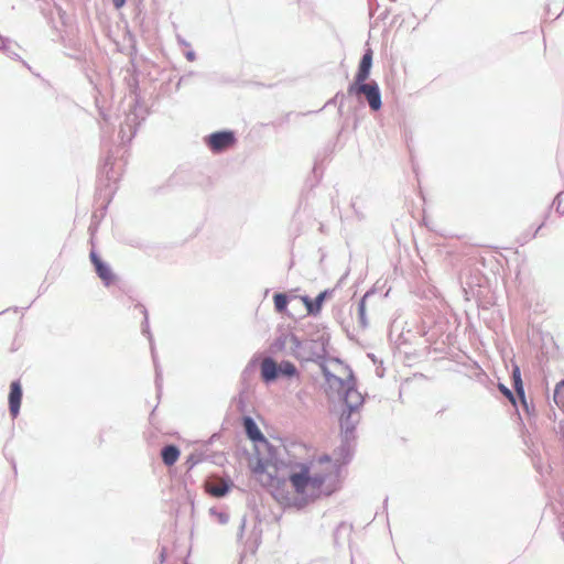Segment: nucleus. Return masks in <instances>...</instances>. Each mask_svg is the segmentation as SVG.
Here are the masks:
<instances>
[{
  "label": "nucleus",
  "instance_id": "obj_14",
  "mask_svg": "<svg viewBox=\"0 0 564 564\" xmlns=\"http://www.w3.org/2000/svg\"><path fill=\"white\" fill-rule=\"evenodd\" d=\"M355 416H356L355 410H350V409H348L347 412L344 411L340 416V426L347 433L351 432L355 429V423L357 422Z\"/></svg>",
  "mask_w": 564,
  "mask_h": 564
},
{
  "label": "nucleus",
  "instance_id": "obj_5",
  "mask_svg": "<svg viewBox=\"0 0 564 564\" xmlns=\"http://www.w3.org/2000/svg\"><path fill=\"white\" fill-rule=\"evenodd\" d=\"M206 143L213 152L219 153L232 148L236 143V138L231 131H219L212 133L207 138Z\"/></svg>",
  "mask_w": 564,
  "mask_h": 564
},
{
  "label": "nucleus",
  "instance_id": "obj_8",
  "mask_svg": "<svg viewBox=\"0 0 564 564\" xmlns=\"http://www.w3.org/2000/svg\"><path fill=\"white\" fill-rule=\"evenodd\" d=\"M90 260L95 265L98 276L105 282L106 285L111 284L115 281V275L111 269L106 265L95 252L90 253Z\"/></svg>",
  "mask_w": 564,
  "mask_h": 564
},
{
  "label": "nucleus",
  "instance_id": "obj_11",
  "mask_svg": "<svg viewBox=\"0 0 564 564\" xmlns=\"http://www.w3.org/2000/svg\"><path fill=\"white\" fill-rule=\"evenodd\" d=\"M243 426L246 430L247 435L252 441H263L264 437L259 430L258 425L254 423V421L251 417H245L243 419Z\"/></svg>",
  "mask_w": 564,
  "mask_h": 564
},
{
  "label": "nucleus",
  "instance_id": "obj_10",
  "mask_svg": "<svg viewBox=\"0 0 564 564\" xmlns=\"http://www.w3.org/2000/svg\"><path fill=\"white\" fill-rule=\"evenodd\" d=\"M372 65V51L367 50V52L364 54L358 72L355 76V82H366L370 75V69Z\"/></svg>",
  "mask_w": 564,
  "mask_h": 564
},
{
  "label": "nucleus",
  "instance_id": "obj_7",
  "mask_svg": "<svg viewBox=\"0 0 564 564\" xmlns=\"http://www.w3.org/2000/svg\"><path fill=\"white\" fill-rule=\"evenodd\" d=\"M22 400V388L19 381H13L10 384L9 392V409L13 417H17L20 411Z\"/></svg>",
  "mask_w": 564,
  "mask_h": 564
},
{
  "label": "nucleus",
  "instance_id": "obj_18",
  "mask_svg": "<svg viewBox=\"0 0 564 564\" xmlns=\"http://www.w3.org/2000/svg\"><path fill=\"white\" fill-rule=\"evenodd\" d=\"M499 389L500 391L509 399V401L516 405V399H514V395L513 393L508 389L506 388L503 384H500L499 386Z\"/></svg>",
  "mask_w": 564,
  "mask_h": 564
},
{
  "label": "nucleus",
  "instance_id": "obj_13",
  "mask_svg": "<svg viewBox=\"0 0 564 564\" xmlns=\"http://www.w3.org/2000/svg\"><path fill=\"white\" fill-rule=\"evenodd\" d=\"M344 401L348 409L356 410L362 404V397L357 390L348 389L345 393Z\"/></svg>",
  "mask_w": 564,
  "mask_h": 564
},
{
  "label": "nucleus",
  "instance_id": "obj_2",
  "mask_svg": "<svg viewBox=\"0 0 564 564\" xmlns=\"http://www.w3.org/2000/svg\"><path fill=\"white\" fill-rule=\"evenodd\" d=\"M250 469L256 480L269 488L279 502L286 505L292 502L291 494L286 489V480L276 475L278 468L274 464L257 458L250 463Z\"/></svg>",
  "mask_w": 564,
  "mask_h": 564
},
{
  "label": "nucleus",
  "instance_id": "obj_17",
  "mask_svg": "<svg viewBox=\"0 0 564 564\" xmlns=\"http://www.w3.org/2000/svg\"><path fill=\"white\" fill-rule=\"evenodd\" d=\"M563 391H564V380H562L561 382H558L555 387V390H554V401L557 405H564V395H563Z\"/></svg>",
  "mask_w": 564,
  "mask_h": 564
},
{
  "label": "nucleus",
  "instance_id": "obj_1",
  "mask_svg": "<svg viewBox=\"0 0 564 564\" xmlns=\"http://www.w3.org/2000/svg\"><path fill=\"white\" fill-rule=\"evenodd\" d=\"M292 492L291 497L307 502L322 496L326 481L335 473V464L328 455H311L302 444L294 445L283 463Z\"/></svg>",
  "mask_w": 564,
  "mask_h": 564
},
{
  "label": "nucleus",
  "instance_id": "obj_9",
  "mask_svg": "<svg viewBox=\"0 0 564 564\" xmlns=\"http://www.w3.org/2000/svg\"><path fill=\"white\" fill-rule=\"evenodd\" d=\"M327 294V291L321 292L315 300H311L308 296H300V300L306 306L307 315H317L321 312Z\"/></svg>",
  "mask_w": 564,
  "mask_h": 564
},
{
  "label": "nucleus",
  "instance_id": "obj_12",
  "mask_svg": "<svg viewBox=\"0 0 564 564\" xmlns=\"http://www.w3.org/2000/svg\"><path fill=\"white\" fill-rule=\"evenodd\" d=\"M161 456L166 466H172L180 457V449L174 445H167L162 449Z\"/></svg>",
  "mask_w": 564,
  "mask_h": 564
},
{
  "label": "nucleus",
  "instance_id": "obj_19",
  "mask_svg": "<svg viewBox=\"0 0 564 564\" xmlns=\"http://www.w3.org/2000/svg\"><path fill=\"white\" fill-rule=\"evenodd\" d=\"M113 2V6L117 8V9H120L124 6L126 3V0H112Z\"/></svg>",
  "mask_w": 564,
  "mask_h": 564
},
{
  "label": "nucleus",
  "instance_id": "obj_3",
  "mask_svg": "<svg viewBox=\"0 0 564 564\" xmlns=\"http://www.w3.org/2000/svg\"><path fill=\"white\" fill-rule=\"evenodd\" d=\"M348 94L355 96L364 95L366 100L368 101L369 107L373 111H378L381 106V94L377 83H366V82H354L348 87Z\"/></svg>",
  "mask_w": 564,
  "mask_h": 564
},
{
  "label": "nucleus",
  "instance_id": "obj_15",
  "mask_svg": "<svg viewBox=\"0 0 564 564\" xmlns=\"http://www.w3.org/2000/svg\"><path fill=\"white\" fill-rule=\"evenodd\" d=\"M512 379H513V387L516 389L517 394L521 399L522 403H525V395H524V389L523 383L521 379V372L519 367H514L512 371Z\"/></svg>",
  "mask_w": 564,
  "mask_h": 564
},
{
  "label": "nucleus",
  "instance_id": "obj_6",
  "mask_svg": "<svg viewBox=\"0 0 564 564\" xmlns=\"http://www.w3.org/2000/svg\"><path fill=\"white\" fill-rule=\"evenodd\" d=\"M231 486L232 484L230 480L217 477L208 479L205 482V490L208 495L215 498H221L229 492Z\"/></svg>",
  "mask_w": 564,
  "mask_h": 564
},
{
  "label": "nucleus",
  "instance_id": "obj_16",
  "mask_svg": "<svg viewBox=\"0 0 564 564\" xmlns=\"http://www.w3.org/2000/svg\"><path fill=\"white\" fill-rule=\"evenodd\" d=\"M274 308L279 313H284L289 303V299L284 293H276L273 296Z\"/></svg>",
  "mask_w": 564,
  "mask_h": 564
},
{
  "label": "nucleus",
  "instance_id": "obj_4",
  "mask_svg": "<svg viewBox=\"0 0 564 564\" xmlns=\"http://www.w3.org/2000/svg\"><path fill=\"white\" fill-rule=\"evenodd\" d=\"M296 373V367L290 361L278 365L272 358H264L261 362V377L265 382L275 380L280 375L293 377Z\"/></svg>",
  "mask_w": 564,
  "mask_h": 564
}]
</instances>
